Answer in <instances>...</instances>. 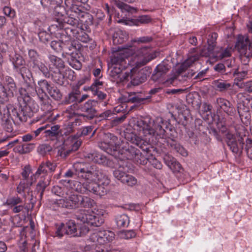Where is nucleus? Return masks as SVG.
I'll list each match as a JSON object with an SVG mask.
<instances>
[{
	"mask_svg": "<svg viewBox=\"0 0 252 252\" xmlns=\"http://www.w3.org/2000/svg\"><path fill=\"white\" fill-rule=\"evenodd\" d=\"M18 107L15 108L10 104H5L0 98V114L1 120L6 121L11 118L13 123L26 122L28 118L37 112L39 106L36 102L28 94L18 97Z\"/></svg>",
	"mask_w": 252,
	"mask_h": 252,
	"instance_id": "f257e3e1",
	"label": "nucleus"
},
{
	"mask_svg": "<svg viewBox=\"0 0 252 252\" xmlns=\"http://www.w3.org/2000/svg\"><path fill=\"white\" fill-rule=\"evenodd\" d=\"M175 130L168 122L162 123L161 126H159L157 130L156 138L161 139V142L167 144L169 148L174 150L184 157L188 155L187 151L181 146L175 139L174 133Z\"/></svg>",
	"mask_w": 252,
	"mask_h": 252,
	"instance_id": "f03ea898",
	"label": "nucleus"
},
{
	"mask_svg": "<svg viewBox=\"0 0 252 252\" xmlns=\"http://www.w3.org/2000/svg\"><path fill=\"white\" fill-rule=\"evenodd\" d=\"M56 165L50 161L42 162L39 166L37 170L34 175L38 177L41 174H45L41 178L36 185V190L39 193L40 199H41L45 189L50 185L51 180V173L53 172Z\"/></svg>",
	"mask_w": 252,
	"mask_h": 252,
	"instance_id": "7ed1b4c3",
	"label": "nucleus"
},
{
	"mask_svg": "<svg viewBox=\"0 0 252 252\" xmlns=\"http://www.w3.org/2000/svg\"><path fill=\"white\" fill-rule=\"evenodd\" d=\"M162 118H157L156 122L149 117H142L137 120L134 124V128L143 136H150L157 137V130L159 126H161L162 123L166 122Z\"/></svg>",
	"mask_w": 252,
	"mask_h": 252,
	"instance_id": "20e7f679",
	"label": "nucleus"
},
{
	"mask_svg": "<svg viewBox=\"0 0 252 252\" xmlns=\"http://www.w3.org/2000/svg\"><path fill=\"white\" fill-rule=\"evenodd\" d=\"M73 168L76 173L81 174L82 178L91 182L97 181L107 176L102 170L96 165H91L84 162H76L74 163Z\"/></svg>",
	"mask_w": 252,
	"mask_h": 252,
	"instance_id": "39448f33",
	"label": "nucleus"
},
{
	"mask_svg": "<svg viewBox=\"0 0 252 252\" xmlns=\"http://www.w3.org/2000/svg\"><path fill=\"white\" fill-rule=\"evenodd\" d=\"M89 231V228L86 224H77L72 220L65 223H62L56 232V236L62 237L64 234L71 237H82L86 235Z\"/></svg>",
	"mask_w": 252,
	"mask_h": 252,
	"instance_id": "423d86ee",
	"label": "nucleus"
},
{
	"mask_svg": "<svg viewBox=\"0 0 252 252\" xmlns=\"http://www.w3.org/2000/svg\"><path fill=\"white\" fill-rule=\"evenodd\" d=\"M130 53L128 64L137 70L156 58V55L151 53V49L147 46L141 48L135 52L130 49Z\"/></svg>",
	"mask_w": 252,
	"mask_h": 252,
	"instance_id": "0eeeda50",
	"label": "nucleus"
},
{
	"mask_svg": "<svg viewBox=\"0 0 252 252\" xmlns=\"http://www.w3.org/2000/svg\"><path fill=\"white\" fill-rule=\"evenodd\" d=\"M64 30L62 31V32H59V34L63 35H68L70 37H75L78 40L82 42L87 43L88 45L86 47L89 48L90 50H93L96 46L95 41L91 38L88 34L85 32L83 27H77L71 26H64Z\"/></svg>",
	"mask_w": 252,
	"mask_h": 252,
	"instance_id": "6e6552de",
	"label": "nucleus"
},
{
	"mask_svg": "<svg viewBox=\"0 0 252 252\" xmlns=\"http://www.w3.org/2000/svg\"><path fill=\"white\" fill-rule=\"evenodd\" d=\"M238 131L236 136L231 133H228L226 135V142L232 153L238 156H240L243 153L245 145L244 137H246V131Z\"/></svg>",
	"mask_w": 252,
	"mask_h": 252,
	"instance_id": "1a4fd4ad",
	"label": "nucleus"
},
{
	"mask_svg": "<svg viewBox=\"0 0 252 252\" xmlns=\"http://www.w3.org/2000/svg\"><path fill=\"white\" fill-rule=\"evenodd\" d=\"M76 219L94 227L100 226L104 221L103 217L91 210H80L75 214Z\"/></svg>",
	"mask_w": 252,
	"mask_h": 252,
	"instance_id": "9d476101",
	"label": "nucleus"
},
{
	"mask_svg": "<svg viewBox=\"0 0 252 252\" xmlns=\"http://www.w3.org/2000/svg\"><path fill=\"white\" fill-rule=\"evenodd\" d=\"M65 5L66 15L67 17L64 19V22L67 23L65 26L70 24H76L78 21L76 18L84 9L81 4L74 1V0H64Z\"/></svg>",
	"mask_w": 252,
	"mask_h": 252,
	"instance_id": "9b49d317",
	"label": "nucleus"
},
{
	"mask_svg": "<svg viewBox=\"0 0 252 252\" xmlns=\"http://www.w3.org/2000/svg\"><path fill=\"white\" fill-rule=\"evenodd\" d=\"M79 195L74 193L68 196L54 201L51 206L53 209L58 210L60 208L73 209L79 207Z\"/></svg>",
	"mask_w": 252,
	"mask_h": 252,
	"instance_id": "f8f14e48",
	"label": "nucleus"
},
{
	"mask_svg": "<svg viewBox=\"0 0 252 252\" xmlns=\"http://www.w3.org/2000/svg\"><path fill=\"white\" fill-rule=\"evenodd\" d=\"M97 104V100H89L85 103L78 105V110L80 112L74 114L82 117L85 120H91L97 117V111L95 108Z\"/></svg>",
	"mask_w": 252,
	"mask_h": 252,
	"instance_id": "ddd939ff",
	"label": "nucleus"
},
{
	"mask_svg": "<svg viewBox=\"0 0 252 252\" xmlns=\"http://www.w3.org/2000/svg\"><path fill=\"white\" fill-rule=\"evenodd\" d=\"M28 62L30 66L33 69H38L42 73L46 78H49L50 72L48 68L42 62L41 56L34 49H30L28 51Z\"/></svg>",
	"mask_w": 252,
	"mask_h": 252,
	"instance_id": "4468645a",
	"label": "nucleus"
},
{
	"mask_svg": "<svg viewBox=\"0 0 252 252\" xmlns=\"http://www.w3.org/2000/svg\"><path fill=\"white\" fill-rule=\"evenodd\" d=\"M200 57V55L198 53H193L189 56L188 58L186 60L180 65L173 68L172 70L173 76L169 79H177L180 76H186V71L190 67L192 64L198 61Z\"/></svg>",
	"mask_w": 252,
	"mask_h": 252,
	"instance_id": "2eb2a0df",
	"label": "nucleus"
},
{
	"mask_svg": "<svg viewBox=\"0 0 252 252\" xmlns=\"http://www.w3.org/2000/svg\"><path fill=\"white\" fill-rule=\"evenodd\" d=\"M126 166L121 165L119 167L114 170V177L124 184L130 187H133L137 184V180L135 177L126 172Z\"/></svg>",
	"mask_w": 252,
	"mask_h": 252,
	"instance_id": "dca6fc26",
	"label": "nucleus"
},
{
	"mask_svg": "<svg viewBox=\"0 0 252 252\" xmlns=\"http://www.w3.org/2000/svg\"><path fill=\"white\" fill-rule=\"evenodd\" d=\"M115 238V234L111 231L103 230L97 231L92 234L89 240L95 245H104L112 242Z\"/></svg>",
	"mask_w": 252,
	"mask_h": 252,
	"instance_id": "f3484780",
	"label": "nucleus"
},
{
	"mask_svg": "<svg viewBox=\"0 0 252 252\" xmlns=\"http://www.w3.org/2000/svg\"><path fill=\"white\" fill-rule=\"evenodd\" d=\"M49 66L51 69L50 72L51 79H58L61 78L60 69L64 67V62L62 59L53 55H49L48 56Z\"/></svg>",
	"mask_w": 252,
	"mask_h": 252,
	"instance_id": "a211bd4d",
	"label": "nucleus"
},
{
	"mask_svg": "<svg viewBox=\"0 0 252 252\" xmlns=\"http://www.w3.org/2000/svg\"><path fill=\"white\" fill-rule=\"evenodd\" d=\"M130 48L123 49L113 53L111 62L113 65L126 67L130 56Z\"/></svg>",
	"mask_w": 252,
	"mask_h": 252,
	"instance_id": "6ab92c4d",
	"label": "nucleus"
},
{
	"mask_svg": "<svg viewBox=\"0 0 252 252\" xmlns=\"http://www.w3.org/2000/svg\"><path fill=\"white\" fill-rule=\"evenodd\" d=\"M2 80L3 82L0 81V98L2 99L3 102H7L8 97L13 95L16 87L13 80Z\"/></svg>",
	"mask_w": 252,
	"mask_h": 252,
	"instance_id": "aec40b11",
	"label": "nucleus"
},
{
	"mask_svg": "<svg viewBox=\"0 0 252 252\" xmlns=\"http://www.w3.org/2000/svg\"><path fill=\"white\" fill-rule=\"evenodd\" d=\"M66 39L64 41L63 40L62 51L63 54H66L68 56L73 55L74 52L79 51L81 49L82 45L76 40H71V37L69 36L68 35L65 37Z\"/></svg>",
	"mask_w": 252,
	"mask_h": 252,
	"instance_id": "412c9836",
	"label": "nucleus"
},
{
	"mask_svg": "<svg viewBox=\"0 0 252 252\" xmlns=\"http://www.w3.org/2000/svg\"><path fill=\"white\" fill-rule=\"evenodd\" d=\"M53 8L54 9V14L56 16L55 19L59 24V28L57 31H59L58 33L62 32V31L64 30V27H63L67 25V23H65L64 20L65 18L67 17L66 15L65 16V14H66L65 6L64 7L63 6L57 4L56 3Z\"/></svg>",
	"mask_w": 252,
	"mask_h": 252,
	"instance_id": "4be33fe9",
	"label": "nucleus"
},
{
	"mask_svg": "<svg viewBox=\"0 0 252 252\" xmlns=\"http://www.w3.org/2000/svg\"><path fill=\"white\" fill-rule=\"evenodd\" d=\"M215 107L218 111L222 110L228 115H233L235 108L228 100L221 97L217 98L215 102Z\"/></svg>",
	"mask_w": 252,
	"mask_h": 252,
	"instance_id": "5701e85b",
	"label": "nucleus"
},
{
	"mask_svg": "<svg viewBox=\"0 0 252 252\" xmlns=\"http://www.w3.org/2000/svg\"><path fill=\"white\" fill-rule=\"evenodd\" d=\"M125 68L122 66H114L111 71L112 75L113 76L115 75H118V79H128V78L130 79L137 72V69L135 68L125 69Z\"/></svg>",
	"mask_w": 252,
	"mask_h": 252,
	"instance_id": "b1692460",
	"label": "nucleus"
},
{
	"mask_svg": "<svg viewBox=\"0 0 252 252\" xmlns=\"http://www.w3.org/2000/svg\"><path fill=\"white\" fill-rule=\"evenodd\" d=\"M119 153L121 154L123 158H126L127 159H138L139 156L142 155L139 150L128 145L122 147Z\"/></svg>",
	"mask_w": 252,
	"mask_h": 252,
	"instance_id": "393cba45",
	"label": "nucleus"
},
{
	"mask_svg": "<svg viewBox=\"0 0 252 252\" xmlns=\"http://www.w3.org/2000/svg\"><path fill=\"white\" fill-rule=\"evenodd\" d=\"M108 34L112 36L114 44H122L128 38V34L125 31L118 28L111 29L108 32Z\"/></svg>",
	"mask_w": 252,
	"mask_h": 252,
	"instance_id": "a878e982",
	"label": "nucleus"
},
{
	"mask_svg": "<svg viewBox=\"0 0 252 252\" xmlns=\"http://www.w3.org/2000/svg\"><path fill=\"white\" fill-rule=\"evenodd\" d=\"M78 23L76 24H70L69 26H74L75 27H84L87 29V27L93 24V16L88 12H86L84 9L81 12L76 18Z\"/></svg>",
	"mask_w": 252,
	"mask_h": 252,
	"instance_id": "bb28decb",
	"label": "nucleus"
},
{
	"mask_svg": "<svg viewBox=\"0 0 252 252\" xmlns=\"http://www.w3.org/2000/svg\"><path fill=\"white\" fill-rule=\"evenodd\" d=\"M38 84L42 87L46 89L50 96L56 101H60L62 99L63 94L60 90L57 87L52 86L46 80H42L38 82Z\"/></svg>",
	"mask_w": 252,
	"mask_h": 252,
	"instance_id": "cd10ccee",
	"label": "nucleus"
},
{
	"mask_svg": "<svg viewBox=\"0 0 252 252\" xmlns=\"http://www.w3.org/2000/svg\"><path fill=\"white\" fill-rule=\"evenodd\" d=\"M103 82L99 81V80H95L94 82L90 87H84V91H91L94 95H97V98L100 100H103L106 98V94L99 91L98 90L103 85Z\"/></svg>",
	"mask_w": 252,
	"mask_h": 252,
	"instance_id": "c85d7f7f",
	"label": "nucleus"
},
{
	"mask_svg": "<svg viewBox=\"0 0 252 252\" xmlns=\"http://www.w3.org/2000/svg\"><path fill=\"white\" fill-rule=\"evenodd\" d=\"M163 159L165 164L173 172H180L182 169L181 165L173 157L169 155H165Z\"/></svg>",
	"mask_w": 252,
	"mask_h": 252,
	"instance_id": "c756f323",
	"label": "nucleus"
},
{
	"mask_svg": "<svg viewBox=\"0 0 252 252\" xmlns=\"http://www.w3.org/2000/svg\"><path fill=\"white\" fill-rule=\"evenodd\" d=\"M186 100L188 104L191 105L194 109L196 110L200 109L201 100L198 93L196 92L189 93L186 96Z\"/></svg>",
	"mask_w": 252,
	"mask_h": 252,
	"instance_id": "7c9ffc66",
	"label": "nucleus"
},
{
	"mask_svg": "<svg viewBox=\"0 0 252 252\" xmlns=\"http://www.w3.org/2000/svg\"><path fill=\"white\" fill-rule=\"evenodd\" d=\"M110 183V180L107 176L99 179L97 181V195L103 196L108 191V187Z\"/></svg>",
	"mask_w": 252,
	"mask_h": 252,
	"instance_id": "2f4dec72",
	"label": "nucleus"
},
{
	"mask_svg": "<svg viewBox=\"0 0 252 252\" xmlns=\"http://www.w3.org/2000/svg\"><path fill=\"white\" fill-rule=\"evenodd\" d=\"M73 138L68 145H66L64 156L65 158L72 152L77 151L81 145V142L76 138V136H71Z\"/></svg>",
	"mask_w": 252,
	"mask_h": 252,
	"instance_id": "473e14b6",
	"label": "nucleus"
},
{
	"mask_svg": "<svg viewBox=\"0 0 252 252\" xmlns=\"http://www.w3.org/2000/svg\"><path fill=\"white\" fill-rule=\"evenodd\" d=\"M35 148L34 143H25L17 146L14 149L15 152L21 155L26 154L31 152Z\"/></svg>",
	"mask_w": 252,
	"mask_h": 252,
	"instance_id": "72a5a7b5",
	"label": "nucleus"
},
{
	"mask_svg": "<svg viewBox=\"0 0 252 252\" xmlns=\"http://www.w3.org/2000/svg\"><path fill=\"white\" fill-rule=\"evenodd\" d=\"M9 60L12 63L15 69H17L25 65V61L22 56L15 53L13 55H9Z\"/></svg>",
	"mask_w": 252,
	"mask_h": 252,
	"instance_id": "f704fd0d",
	"label": "nucleus"
},
{
	"mask_svg": "<svg viewBox=\"0 0 252 252\" xmlns=\"http://www.w3.org/2000/svg\"><path fill=\"white\" fill-rule=\"evenodd\" d=\"M169 70V68L167 65H165L163 64H159L157 65L155 68L154 73L153 74V77H154V79L163 78Z\"/></svg>",
	"mask_w": 252,
	"mask_h": 252,
	"instance_id": "c9c22d12",
	"label": "nucleus"
},
{
	"mask_svg": "<svg viewBox=\"0 0 252 252\" xmlns=\"http://www.w3.org/2000/svg\"><path fill=\"white\" fill-rule=\"evenodd\" d=\"M116 4L118 7L121 9L122 11H126L128 12L133 13L136 11V9L130 5L125 3V2L131 3L134 1V0H114Z\"/></svg>",
	"mask_w": 252,
	"mask_h": 252,
	"instance_id": "e433bc0d",
	"label": "nucleus"
},
{
	"mask_svg": "<svg viewBox=\"0 0 252 252\" xmlns=\"http://www.w3.org/2000/svg\"><path fill=\"white\" fill-rule=\"evenodd\" d=\"M152 73V68L149 67H145L140 70L136 72L131 79H147L150 77Z\"/></svg>",
	"mask_w": 252,
	"mask_h": 252,
	"instance_id": "4c0bfd02",
	"label": "nucleus"
},
{
	"mask_svg": "<svg viewBox=\"0 0 252 252\" xmlns=\"http://www.w3.org/2000/svg\"><path fill=\"white\" fill-rule=\"evenodd\" d=\"M218 34L217 32H210L207 37L208 50L211 53L214 50L216 46V40L218 38Z\"/></svg>",
	"mask_w": 252,
	"mask_h": 252,
	"instance_id": "58836bf2",
	"label": "nucleus"
},
{
	"mask_svg": "<svg viewBox=\"0 0 252 252\" xmlns=\"http://www.w3.org/2000/svg\"><path fill=\"white\" fill-rule=\"evenodd\" d=\"M129 221V217L125 214L118 215L116 218L117 225L119 228L127 226Z\"/></svg>",
	"mask_w": 252,
	"mask_h": 252,
	"instance_id": "ea45409f",
	"label": "nucleus"
},
{
	"mask_svg": "<svg viewBox=\"0 0 252 252\" xmlns=\"http://www.w3.org/2000/svg\"><path fill=\"white\" fill-rule=\"evenodd\" d=\"M79 207L91 208L94 204V200L89 197L79 195Z\"/></svg>",
	"mask_w": 252,
	"mask_h": 252,
	"instance_id": "a19ab883",
	"label": "nucleus"
},
{
	"mask_svg": "<svg viewBox=\"0 0 252 252\" xmlns=\"http://www.w3.org/2000/svg\"><path fill=\"white\" fill-rule=\"evenodd\" d=\"M95 163L101 164L107 167H112L113 162L111 160L107 158L105 156L98 154Z\"/></svg>",
	"mask_w": 252,
	"mask_h": 252,
	"instance_id": "79ce46f5",
	"label": "nucleus"
},
{
	"mask_svg": "<svg viewBox=\"0 0 252 252\" xmlns=\"http://www.w3.org/2000/svg\"><path fill=\"white\" fill-rule=\"evenodd\" d=\"M72 188L77 192L80 193H85L87 192V182L81 183L78 181H73Z\"/></svg>",
	"mask_w": 252,
	"mask_h": 252,
	"instance_id": "37998d69",
	"label": "nucleus"
},
{
	"mask_svg": "<svg viewBox=\"0 0 252 252\" xmlns=\"http://www.w3.org/2000/svg\"><path fill=\"white\" fill-rule=\"evenodd\" d=\"M242 106L243 108L241 107V105L238 107V112L241 120H243L244 119H245V122L247 123L251 118V115L249 108H245L244 105H242Z\"/></svg>",
	"mask_w": 252,
	"mask_h": 252,
	"instance_id": "c03bdc74",
	"label": "nucleus"
},
{
	"mask_svg": "<svg viewBox=\"0 0 252 252\" xmlns=\"http://www.w3.org/2000/svg\"><path fill=\"white\" fill-rule=\"evenodd\" d=\"M213 87L217 90L222 92L227 90L231 87V84L224 82H220L217 80L213 82Z\"/></svg>",
	"mask_w": 252,
	"mask_h": 252,
	"instance_id": "a18cd8bd",
	"label": "nucleus"
},
{
	"mask_svg": "<svg viewBox=\"0 0 252 252\" xmlns=\"http://www.w3.org/2000/svg\"><path fill=\"white\" fill-rule=\"evenodd\" d=\"M68 64L73 68L79 70L82 67L81 63L73 56V55H70L67 57Z\"/></svg>",
	"mask_w": 252,
	"mask_h": 252,
	"instance_id": "49530a36",
	"label": "nucleus"
},
{
	"mask_svg": "<svg viewBox=\"0 0 252 252\" xmlns=\"http://www.w3.org/2000/svg\"><path fill=\"white\" fill-rule=\"evenodd\" d=\"M38 96L42 108L47 109L50 106L49 96L45 93L38 94Z\"/></svg>",
	"mask_w": 252,
	"mask_h": 252,
	"instance_id": "de8ad7c7",
	"label": "nucleus"
},
{
	"mask_svg": "<svg viewBox=\"0 0 252 252\" xmlns=\"http://www.w3.org/2000/svg\"><path fill=\"white\" fill-rule=\"evenodd\" d=\"M73 137H69L66 141H65L62 145L58 148L57 156L61 157L63 159H65L64 156L66 145H68L70 141L73 139Z\"/></svg>",
	"mask_w": 252,
	"mask_h": 252,
	"instance_id": "09e8293b",
	"label": "nucleus"
},
{
	"mask_svg": "<svg viewBox=\"0 0 252 252\" xmlns=\"http://www.w3.org/2000/svg\"><path fill=\"white\" fill-rule=\"evenodd\" d=\"M231 55V49L227 47L226 48H221L217 53V57L220 59H223L227 57H229Z\"/></svg>",
	"mask_w": 252,
	"mask_h": 252,
	"instance_id": "8fccbe9b",
	"label": "nucleus"
},
{
	"mask_svg": "<svg viewBox=\"0 0 252 252\" xmlns=\"http://www.w3.org/2000/svg\"><path fill=\"white\" fill-rule=\"evenodd\" d=\"M129 80H120V83L123 84H126V88H132L134 87L138 86L144 82L141 80H131L130 82H128Z\"/></svg>",
	"mask_w": 252,
	"mask_h": 252,
	"instance_id": "3c124183",
	"label": "nucleus"
},
{
	"mask_svg": "<svg viewBox=\"0 0 252 252\" xmlns=\"http://www.w3.org/2000/svg\"><path fill=\"white\" fill-rule=\"evenodd\" d=\"M62 36L61 37V40L59 41L53 40L51 42V48L55 50V51L59 52L62 51V47L63 42V36L65 35V33H64V35L60 34Z\"/></svg>",
	"mask_w": 252,
	"mask_h": 252,
	"instance_id": "603ef678",
	"label": "nucleus"
},
{
	"mask_svg": "<svg viewBox=\"0 0 252 252\" xmlns=\"http://www.w3.org/2000/svg\"><path fill=\"white\" fill-rule=\"evenodd\" d=\"M38 37L41 42L46 43L52 39L51 34L45 31H41L39 32Z\"/></svg>",
	"mask_w": 252,
	"mask_h": 252,
	"instance_id": "864d4df0",
	"label": "nucleus"
},
{
	"mask_svg": "<svg viewBox=\"0 0 252 252\" xmlns=\"http://www.w3.org/2000/svg\"><path fill=\"white\" fill-rule=\"evenodd\" d=\"M60 126L59 125H54L50 127V129H45L44 133L46 135L50 137H54L58 135L59 134V129Z\"/></svg>",
	"mask_w": 252,
	"mask_h": 252,
	"instance_id": "5fc2aeb1",
	"label": "nucleus"
},
{
	"mask_svg": "<svg viewBox=\"0 0 252 252\" xmlns=\"http://www.w3.org/2000/svg\"><path fill=\"white\" fill-rule=\"evenodd\" d=\"M136 233L133 230H123L120 232L119 236L121 239H129L134 238Z\"/></svg>",
	"mask_w": 252,
	"mask_h": 252,
	"instance_id": "6e6d98bb",
	"label": "nucleus"
},
{
	"mask_svg": "<svg viewBox=\"0 0 252 252\" xmlns=\"http://www.w3.org/2000/svg\"><path fill=\"white\" fill-rule=\"evenodd\" d=\"M3 13L5 15L10 19H13L16 16V12L14 9L10 6H5L3 8Z\"/></svg>",
	"mask_w": 252,
	"mask_h": 252,
	"instance_id": "4d7b16f0",
	"label": "nucleus"
},
{
	"mask_svg": "<svg viewBox=\"0 0 252 252\" xmlns=\"http://www.w3.org/2000/svg\"><path fill=\"white\" fill-rule=\"evenodd\" d=\"M52 150V147L47 144H43L40 145L38 147V152L40 154L44 155L48 152H49Z\"/></svg>",
	"mask_w": 252,
	"mask_h": 252,
	"instance_id": "13d9d810",
	"label": "nucleus"
},
{
	"mask_svg": "<svg viewBox=\"0 0 252 252\" xmlns=\"http://www.w3.org/2000/svg\"><path fill=\"white\" fill-rule=\"evenodd\" d=\"M64 104H69L75 102L78 103V96L76 94L70 93L67 96L65 97L63 100Z\"/></svg>",
	"mask_w": 252,
	"mask_h": 252,
	"instance_id": "bf43d9fd",
	"label": "nucleus"
},
{
	"mask_svg": "<svg viewBox=\"0 0 252 252\" xmlns=\"http://www.w3.org/2000/svg\"><path fill=\"white\" fill-rule=\"evenodd\" d=\"M246 151L248 157L252 160V140L247 138L246 141Z\"/></svg>",
	"mask_w": 252,
	"mask_h": 252,
	"instance_id": "052dcab7",
	"label": "nucleus"
},
{
	"mask_svg": "<svg viewBox=\"0 0 252 252\" xmlns=\"http://www.w3.org/2000/svg\"><path fill=\"white\" fill-rule=\"evenodd\" d=\"M22 202V199L17 196H13L7 200V203L8 205L11 206H15L19 204H20Z\"/></svg>",
	"mask_w": 252,
	"mask_h": 252,
	"instance_id": "680f3d73",
	"label": "nucleus"
},
{
	"mask_svg": "<svg viewBox=\"0 0 252 252\" xmlns=\"http://www.w3.org/2000/svg\"><path fill=\"white\" fill-rule=\"evenodd\" d=\"M153 40L152 36H144L136 38L133 40V41L138 43H148L151 42Z\"/></svg>",
	"mask_w": 252,
	"mask_h": 252,
	"instance_id": "e2e57ef3",
	"label": "nucleus"
},
{
	"mask_svg": "<svg viewBox=\"0 0 252 252\" xmlns=\"http://www.w3.org/2000/svg\"><path fill=\"white\" fill-rule=\"evenodd\" d=\"M11 121V118L7 119L6 121H2L4 128L8 132H11L13 130V124Z\"/></svg>",
	"mask_w": 252,
	"mask_h": 252,
	"instance_id": "0e129e2a",
	"label": "nucleus"
},
{
	"mask_svg": "<svg viewBox=\"0 0 252 252\" xmlns=\"http://www.w3.org/2000/svg\"><path fill=\"white\" fill-rule=\"evenodd\" d=\"M98 153L96 152L85 153L84 154V157L88 161H92L95 163Z\"/></svg>",
	"mask_w": 252,
	"mask_h": 252,
	"instance_id": "69168bd1",
	"label": "nucleus"
},
{
	"mask_svg": "<svg viewBox=\"0 0 252 252\" xmlns=\"http://www.w3.org/2000/svg\"><path fill=\"white\" fill-rule=\"evenodd\" d=\"M105 137L110 140L109 141L108 140V143L109 144L108 146H113L114 144L116 143L118 140L117 137L111 133H105Z\"/></svg>",
	"mask_w": 252,
	"mask_h": 252,
	"instance_id": "338daca9",
	"label": "nucleus"
},
{
	"mask_svg": "<svg viewBox=\"0 0 252 252\" xmlns=\"http://www.w3.org/2000/svg\"><path fill=\"white\" fill-rule=\"evenodd\" d=\"M126 114H124L121 117H115L111 122V125L112 126H117L120 124L123 123L126 119Z\"/></svg>",
	"mask_w": 252,
	"mask_h": 252,
	"instance_id": "774afa93",
	"label": "nucleus"
}]
</instances>
